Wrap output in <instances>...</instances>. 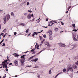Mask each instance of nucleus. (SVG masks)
Segmentation results:
<instances>
[{
  "label": "nucleus",
  "mask_w": 78,
  "mask_h": 78,
  "mask_svg": "<svg viewBox=\"0 0 78 78\" xmlns=\"http://www.w3.org/2000/svg\"><path fill=\"white\" fill-rule=\"evenodd\" d=\"M7 61H8V60H6L2 62V64L3 66H7L8 64H9V62L7 63Z\"/></svg>",
  "instance_id": "f257e3e1"
},
{
  "label": "nucleus",
  "mask_w": 78,
  "mask_h": 78,
  "mask_svg": "<svg viewBox=\"0 0 78 78\" xmlns=\"http://www.w3.org/2000/svg\"><path fill=\"white\" fill-rule=\"evenodd\" d=\"M58 45L60 47H66V45H65V44H62L61 43H60L58 44Z\"/></svg>",
  "instance_id": "f03ea898"
},
{
  "label": "nucleus",
  "mask_w": 78,
  "mask_h": 78,
  "mask_svg": "<svg viewBox=\"0 0 78 78\" xmlns=\"http://www.w3.org/2000/svg\"><path fill=\"white\" fill-rule=\"evenodd\" d=\"M67 69H68L67 70L68 71H69V70H70L71 72H73V69L72 67H68Z\"/></svg>",
  "instance_id": "7ed1b4c3"
},
{
  "label": "nucleus",
  "mask_w": 78,
  "mask_h": 78,
  "mask_svg": "<svg viewBox=\"0 0 78 78\" xmlns=\"http://www.w3.org/2000/svg\"><path fill=\"white\" fill-rule=\"evenodd\" d=\"M49 24L48 25V26H51L52 25H53L55 23H53V21H51L50 22H49Z\"/></svg>",
  "instance_id": "20e7f679"
},
{
  "label": "nucleus",
  "mask_w": 78,
  "mask_h": 78,
  "mask_svg": "<svg viewBox=\"0 0 78 78\" xmlns=\"http://www.w3.org/2000/svg\"><path fill=\"white\" fill-rule=\"evenodd\" d=\"M6 17H7V21H8L9 20V19H10V16L9 14H7L6 15Z\"/></svg>",
  "instance_id": "39448f33"
},
{
  "label": "nucleus",
  "mask_w": 78,
  "mask_h": 78,
  "mask_svg": "<svg viewBox=\"0 0 78 78\" xmlns=\"http://www.w3.org/2000/svg\"><path fill=\"white\" fill-rule=\"evenodd\" d=\"M3 68H5V70L6 71H8V69H7L8 68V66H7L6 65L5 66H3Z\"/></svg>",
  "instance_id": "423d86ee"
},
{
  "label": "nucleus",
  "mask_w": 78,
  "mask_h": 78,
  "mask_svg": "<svg viewBox=\"0 0 78 78\" xmlns=\"http://www.w3.org/2000/svg\"><path fill=\"white\" fill-rule=\"evenodd\" d=\"M20 61L21 63H22V64H23L24 62H25V60L23 59H21L20 60Z\"/></svg>",
  "instance_id": "0eeeda50"
},
{
  "label": "nucleus",
  "mask_w": 78,
  "mask_h": 78,
  "mask_svg": "<svg viewBox=\"0 0 78 78\" xmlns=\"http://www.w3.org/2000/svg\"><path fill=\"white\" fill-rule=\"evenodd\" d=\"M42 31H43V30H42L40 32H34V34H36V35H37V34L39 33H42Z\"/></svg>",
  "instance_id": "6e6552de"
},
{
  "label": "nucleus",
  "mask_w": 78,
  "mask_h": 78,
  "mask_svg": "<svg viewBox=\"0 0 78 78\" xmlns=\"http://www.w3.org/2000/svg\"><path fill=\"white\" fill-rule=\"evenodd\" d=\"M27 18L29 19H31V15L29 14H28L27 15Z\"/></svg>",
  "instance_id": "1a4fd4ad"
},
{
  "label": "nucleus",
  "mask_w": 78,
  "mask_h": 78,
  "mask_svg": "<svg viewBox=\"0 0 78 78\" xmlns=\"http://www.w3.org/2000/svg\"><path fill=\"white\" fill-rule=\"evenodd\" d=\"M14 64L16 66H17L18 65V62L16 60L14 61Z\"/></svg>",
  "instance_id": "9d476101"
},
{
  "label": "nucleus",
  "mask_w": 78,
  "mask_h": 78,
  "mask_svg": "<svg viewBox=\"0 0 78 78\" xmlns=\"http://www.w3.org/2000/svg\"><path fill=\"white\" fill-rule=\"evenodd\" d=\"M73 69H77V66H76L75 65H73Z\"/></svg>",
  "instance_id": "9b49d317"
},
{
  "label": "nucleus",
  "mask_w": 78,
  "mask_h": 78,
  "mask_svg": "<svg viewBox=\"0 0 78 78\" xmlns=\"http://www.w3.org/2000/svg\"><path fill=\"white\" fill-rule=\"evenodd\" d=\"M25 55H23V56H21V59H24V60H25Z\"/></svg>",
  "instance_id": "f8f14e48"
},
{
  "label": "nucleus",
  "mask_w": 78,
  "mask_h": 78,
  "mask_svg": "<svg viewBox=\"0 0 78 78\" xmlns=\"http://www.w3.org/2000/svg\"><path fill=\"white\" fill-rule=\"evenodd\" d=\"M38 59V58H35L34 59H34H33V60H32L31 61H32V62H33V61H34V62H36V61H37V60Z\"/></svg>",
  "instance_id": "ddd939ff"
},
{
  "label": "nucleus",
  "mask_w": 78,
  "mask_h": 78,
  "mask_svg": "<svg viewBox=\"0 0 78 78\" xmlns=\"http://www.w3.org/2000/svg\"><path fill=\"white\" fill-rule=\"evenodd\" d=\"M49 40H53V37L51 35H49Z\"/></svg>",
  "instance_id": "4468645a"
},
{
  "label": "nucleus",
  "mask_w": 78,
  "mask_h": 78,
  "mask_svg": "<svg viewBox=\"0 0 78 78\" xmlns=\"http://www.w3.org/2000/svg\"><path fill=\"white\" fill-rule=\"evenodd\" d=\"M13 55L15 57H18L19 56V55L17 54L16 53L13 54Z\"/></svg>",
  "instance_id": "2eb2a0df"
},
{
  "label": "nucleus",
  "mask_w": 78,
  "mask_h": 78,
  "mask_svg": "<svg viewBox=\"0 0 78 78\" xmlns=\"http://www.w3.org/2000/svg\"><path fill=\"white\" fill-rule=\"evenodd\" d=\"M36 49V48H34L32 49L31 51L30 52H32V53H35V52L34 51Z\"/></svg>",
  "instance_id": "dca6fc26"
},
{
  "label": "nucleus",
  "mask_w": 78,
  "mask_h": 78,
  "mask_svg": "<svg viewBox=\"0 0 78 78\" xmlns=\"http://www.w3.org/2000/svg\"><path fill=\"white\" fill-rule=\"evenodd\" d=\"M48 33H49V35H50V36H51L52 34V32L51 31H48Z\"/></svg>",
  "instance_id": "f3484780"
},
{
  "label": "nucleus",
  "mask_w": 78,
  "mask_h": 78,
  "mask_svg": "<svg viewBox=\"0 0 78 78\" xmlns=\"http://www.w3.org/2000/svg\"><path fill=\"white\" fill-rule=\"evenodd\" d=\"M49 43L48 42H47V41H45L44 42V44L45 45H48V44Z\"/></svg>",
  "instance_id": "a211bd4d"
},
{
  "label": "nucleus",
  "mask_w": 78,
  "mask_h": 78,
  "mask_svg": "<svg viewBox=\"0 0 78 78\" xmlns=\"http://www.w3.org/2000/svg\"><path fill=\"white\" fill-rule=\"evenodd\" d=\"M73 40L74 41H78V40H77L76 38L74 37Z\"/></svg>",
  "instance_id": "6ab92c4d"
},
{
  "label": "nucleus",
  "mask_w": 78,
  "mask_h": 78,
  "mask_svg": "<svg viewBox=\"0 0 78 78\" xmlns=\"http://www.w3.org/2000/svg\"><path fill=\"white\" fill-rule=\"evenodd\" d=\"M55 31H58V28H55Z\"/></svg>",
  "instance_id": "aec40b11"
},
{
  "label": "nucleus",
  "mask_w": 78,
  "mask_h": 78,
  "mask_svg": "<svg viewBox=\"0 0 78 78\" xmlns=\"http://www.w3.org/2000/svg\"><path fill=\"white\" fill-rule=\"evenodd\" d=\"M3 20H4V24H5V23H6V17L4 18L3 19Z\"/></svg>",
  "instance_id": "412c9836"
},
{
  "label": "nucleus",
  "mask_w": 78,
  "mask_h": 78,
  "mask_svg": "<svg viewBox=\"0 0 78 78\" xmlns=\"http://www.w3.org/2000/svg\"><path fill=\"white\" fill-rule=\"evenodd\" d=\"M35 56V55L29 58L30 59H32L33 58V57H34Z\"/></svg>",
  "instance_id": "4be33fe9"
},
{
  "label": "nucleus",
  "mask_w": 78,
  "mask_h": 78,
  "mask_svg": "<svg viewBox=\"0 0 78 78\" xmlns=\"http://www.w3.org/2000/svg\"><path fill=\"white\" fill-rule=\"evenodd\" d=\"M35 48H37V49H38V50H39V46H37L36 47V45L35 46Z\"/></svg>",
  "instance_id": "5701e85b"
},
{
  "label": "nucleus",
  "mask_w": 78,
  "mask_h": 78,
  "mask_svg": "<svg viewBox=\"0 0 78 78\" xmlns=\"http://www.w3.org/2000/svg\"><path fill=\"white\" fill-rule=\"evenodd\" d=\"M3 41H4V39L3 38L2 41L0 42V45H1V44H2V42H3Z\"/></svg>",
  "instance_id": "b1692460"
},
{
  "label": "nucleus",
  "mask_w": 78,
  "mask_h": 78,
  "mask_svg": "<svg viewBox=\"0 0 78 78\" xmlns=\"http://www.w3.org/2000/svg\"><path fill=\"white\" fill-rule=\"evenodd\" d=\"M11 16H14V14L12 12H11Z\"/></svg>",
  "instance_id": "393cba45"
},
{
  "label": "nucleus",
  "mask_w": 78,
  "mask_h": 78,
  "mask_svg": "<svg viewBox=\"0 0 78 78\" xmlns=\"http://www.w3.org/2000/svg\"><path fill=\"white\" fill-rule=\"evenodd\" d=\"M66 69H64L63 70V72H66Z\"/></svg>",
  "instance_id": "a878e982"
},
{
  "label": "nucleus",
  "mask_w": 78,
  "mask_h": 78,
  "mask_svg": "<svg viewBox=\"0 0 78 78\" xmlns=\"http://www.w3.org/2000/svg\"><path fill=\"white\" fill-rule=\"evenodd\" d=\"M72 8V7L71 6H69V7L68 8V10L69 11V9H70Z\"/></svg>",
  "instance_id": "bb28decb"
},
{
  "label": "nucleus",
  "mask_w": 78,
  "mask_h": 78,
  "mask_svg": "<svg viewBox=\"0 0 78 78\" xmlns=\"http://www.w3.org/2000/svg\"><path fill=\"white\" fill-rule=\"evenodd\" d=\"M21 25H23V26H25V24L23 23H21L20 24Z\"/></svg>",
  "instance_id": "cd10ccee"
},
{
  "label": "nucleus",
  "mask_w": 78,
  "mask_h": 78,
  "mask_svg": "<svg viewBox=\"0 0 78 78\" xmlns=\"http://www.w3.org/2000/svg\"><path fill=\"white\" fill-rule=\"evenodd\" d=\"M60 74H61V73H58V74H57L55 76V78H56V77H57V76H58V75H59Z\"/></svg>",
  "instance_id": "c85d7f7f"
},
{
  "label": "nucleus",
  "mask_w": 78,
  "mask_h": 78,
  "mask_svg": "<svg viewBox=\"0 0 78 78\" xmlns=\"http://www.w3.org/2000/svg\"><path fill=\"white\" fill-rule=\"evenodd\" d=\"M73 31H75V32L77 31V30L74 29L73 30Z\"/></svg>",
  "instance_id": "c756f323"
},
{
  "label": "nucleus",
  "mask_w": 78,
  "mask_h": 78,
  "mask_svg": "<svg viewBox=\"0 0 78 78\" xmlns=\"http://www.w3.org/2000/svg\"><path fill=\"white\" fill-rule=\"evenodd\" d=\"M39 37H40V40H41L42 39V37H41V36H39Z\"/></svg>",
  "instance_id": "7c9ffc66"
},
{
  "label": "nucleus",
  "mask_w": 78,
  "mask_h": 78,
  "mask_svg": "<svg viewBox=\"0 0 78 78\" xmlns=\"http://www.w3.org/2000/svg\"><path fill=\"white\" fill-rule=\"evenodd\" d=\"M48 47H51V45L50 44H49V43H48V44L47 45Z\"/></svg>",
  "instance_id": "2f4dec72"
},
{
  "label": "nucleus",
  "mask_w": 78,
  "mask_h": 78,
  "mask_svg": "<svg viewBox=\"0 0 78 78\" xmlns=\"http://www.w3.org/2000/svg\"><path fill=\"white\" fill-rule=\"evenodd\" d=\"M28 31H29V29H28L26 31V33H28Z\"/></svg>",
  "instance_id": "473e14b6"
},
{
  "label": "nucleus",
  "mask_w": 78,
  "mask_h": 78,
  "mask_svg": "<svg viewBox=\"0 0 78 78\" xmlns=\"http://www.w3.org/2000/svg\"><path fill=\"white\" fill-rule=\"evenodd\" d=\"M2 36H3V38H5V37L6 36V34H5L4 35H2Z\"/></svg>",
  "instance_id": "72a5a7b5"
},
{
  "label": "nucleus",
  "mask_w": 78,
  "mask_h": 78,
  "mask_svg": "<svg viewBox=\"0 0 78 78\" xmlns=\"http://www.w3.org/2000/svg\"><path fill=\"white\" fill-rule=\"evenodd\" d=\"M72 25L73 27H75V24H73Z\"/></svg>",
  "instance_id": "f704fd0d"
},
{
  "label": "nucleus",
  "mask_w": 78,
  "mask_h": 78,
  "mask_svg": "<svg viewBox=\"0 0 78 78\" xmlns=\"http://www.w3.org/2000/svg\"><path fill=\"white\" fill-rule=\"evenodd\" d=\"M76 47H77V45H76V44L75 45L73 46V48H74Z\"/></svg>",
  "instance_id": "c9c22d12"
},
{
  "label": "nucleus",
  "mask_w": 78,
  "mask_h": 78,
  "mask_svg": "<svg viewBox=\"0 0 78 78\" xmlns=\"http://www.w3.org/2000/svg\"><path fill=\"white\" fill-rule=\"evenodd\" d=\"M14 35L15 36H16V34H17V32H14Z\"/></svg>",
  "instance_id": "e433bc0d"
},
{
  "label": "nucleus",
  "mask_w": 78,
  "mask_h": 78,
  "mask_svg": "<svg viewBox=\"0 0 78 78\" xmlns=\"http://www.w3.org/2000/svg\"><path fill=\"white\" fill-rule=\"evenodd\" d=\"M34 68H39V66H35V67H34Z\"/></svg>",
  "instance_id": "4c0bfd02"
},
{
  "label": "nucleus",
  "mask_w": 78,
  "mask_h": 78,
  "mask_svg": "<svg viewBox=\"0 0 78 78\" xmlns=\"http://www.w3.org/2000/svg\"><path fill=\"white\" fill-rule=\"evenodd\" d=\"M43 37H44V38H45L47 37H46V35L45 34H44L43 35Z\"/></svg>",
  "instance_id": "58836bf2"
},
{
  "label": "nucleus",
  "mask_w": 78,
  "mask_h": 78,
  "mask_svg": "<svg viewBox=\"0 0 78 78\" xmlns=\"http://www.w3.org/2000/svg\"><path fill=\"white\" fill-rule=\"evenodd\" d=\"M6 31V29H4V30H3V32L4 33H5Z\"/></svg>",
  "instance_id": "ea45409f"
},
{
  "label": "nucleus",
  "mask_w": 78,
  "mask_h": 78,
  "mask_svg": "<svg viewBox=\"0 0 78 78\" xmlns=\"http://www.w3.org/2000/svg\"><path fill=\"white\" fill-rule=\"evenodd\" d=\"M61 22V23L62 24V25H64V24L63 23V22Z\"/></svg>",
  "instance_id": "a19ab883"
},
{
  "label": "nucleus",
  "mask_w": 78,
  "mask_h": 78,
  "mask_svg": "<svg viewBox=\"0 0 78 78\" xmlns=\"http://www.w3.org/2000/svg\"><path fill=\"white\" fill-rule=\"evenodd\" d=\"M49 74H51V70H50L49 71Z\"/></svg>",
  "instance_id": "79ce46f5"
},
{
  "label": "nucleus",
  "mask_w": 78,
  "mask_h": 78,
  "mask_svg": "<svg viewBox=\"0 0 78 78\" xmlns=\"http://www.w3.org/2000/svg\"><path fill=\"white\" fill-rule=\"evenodd\" d=\"M74 34L75 36V37H76V33H74Z\"/></svg>",
  "instance_id": "37998d69"
},
{
  "label": "nucleus",
  "mask_w": 78,
  "mask_h": 78,
  "mask_svg": "<svg viewBox=\"0 0 78 78\" xmlns=\"http://www.w3.org/2000/svg\"><path fill=\"white\" fill-rule=\"evenodd\" d=\"M28 12H30V13L32 12V11H30V10H28Z\"/></svg>",
  "instance_id": "c03bdc74"
},
{
  "label": "nucleus",
  "mask_w": 78,
  "mask_h": 78,
  "mask_svg": "<svg viewBox=\"0 0 78 78\" xmlns=\"http://www.w3.org/2000/svg\"><path fill=\"white\" fill-rule=\"evenodd\" d=\"M35 35V34H34V33L32 35V36H33V37H34Z\"/></svg>",
  "instance_id": "a18cd8bd"
},
{
  "label": "nucleus",
  "mask_w": 78,
  "mask_h": 78,
  "mask_svg": "<svg viewBox=\"0 0 78 78\" xmlns=\"http://www.w3.org/2000/svg\"><path fill=\"white\" fill-rule=\"evenodd\" d=\"M53 22H54V23H58V22H57V21H52Z\"/></svg>",
  "instance_id": "49530a36"
},
{
  "label": "nucleus",
  "mask_w": 78,
  "mask_h": 78,
  "mask_svg": "<svg viewBox=\"0 0 78 78\" xmlns=\"http://www.w3.org/2000/svg\"><path fill=\"white\" fill-rule=\"evenodd\" d=\"M3 46H5V44L3 43V44L2 45V47H3Z\"/></svg>",
  "instance_id": "de8ad7c7"
},
{
  "label": "nucleus",
  "mask_w": 78,
  "mask_h": 78,
  "mask_svg": "<svg viewBox=\"0 0 78 78\" xmlns=\"http://www.w3.org/2000/svg\"><path fill=\"white\" fill-rule=\"evenodd\" d=\"M34 19H33V20H30V22H33V21H34Z\"/></svg>",
  "instance_id": "09e8293b"
},
{
  "label": "nucleus",
  "mask_w": 78,
  "mask_h": 78,
  "mask_svg": "<svg viewBox=\"0 0 78 78\" xmlns=\"http://www.w3.org/2000/svg\"><path fill=\"white\" fill-rule=\"evenodd\" d=\"M27 66L28 67H31V66Z\"/></svg>",
  "instance_id": "8fccbe9b"
},
{
  "label": "nucleus",
  "mask_w": 78,
  "mask_h": 78,
  "mask_svg": "<svg viewBox=\"0 0 78 78\" xmlns=\"http://www.w3.org/2000/svg\"><path fill=\"white\" fill-rule=\"evenodd\" d=\"M12 63L9 64V66H11V65H12Z\"/></svg>",
  "instance_id": "3c124183"
},
{
  "label": "nucleus",
  "mask_w": 78,
  "mask_h": 78,
  "mask_svg": "<svg viewBox=\"0 0 78 78\" xmlns=\"http://www.w3.org/2000/svg\"><path fill=\"white\" fill-rule=\"evenodd\" d=\"M29 5V2H28L27 3V5Z\"/></svg>",
  "instance_id": "603ef678"
},
{
  "label": "nucleus",
  "mask_w": 78,
  "mask_h": 78,
  "mask_svg": "<svg viewBox=\"0 0 78 78\" xmlns=\"http://www.w3.org/2000/svg\"><path fill=\"white\" fill-rule=\"evenodd\" d=\"M4 34L3 33H2L1 34H0L1 36H2V35H3V34Z\"/></svg>",
  "instance_id": "864d4df0"
},
{
  "label": "nucleus",
  "mask_w": 78,
  "mask_h": 78,
  "mask_svg": "<svg viewBox=\"0 0 78 78\" xmlns=\"http://www.w3.org/2000/svg\"><path fill=\"white\" fill-rule=\"evenodd\" d=\"M24 15L25 16H27V13H24Z\"/></svg>",
  "instance_id": "5fc2aeb1"
},
{
  "label": "nucleus",
  "mask_w": 78,
  "mask_h": 78,
  "mask_svg": "<svg viewBox=\"0 0 78 78\" xmlns=\"http://www.w3.org/2000/svg\"><path fill=\"white\" fill-rule=\"evenodd\" d=\"M31 16H32V17H33V13L32 14Z\"/></svg>",
  "instance_id": "6e6d98bb"
},
{
  "label": "nucleus",
  "mask_w": 78,
  "mask_h": 78,
  "mask_svg": "<svg viewBox=\"0 0 78 78\" xmlns=\"http://www.w3.org/2000/svg\"><path fill=\"white\" fill-rule=\"evenodd\" d=\"M45 39H44L43 41L44 42V41H45Z\"/></svg>",
  "instance_id": "4d7b16f0"
},
{
  "label": "nucleus",
  "mask_w": 78,
  "mask_h": 78,
  "mask_svg": "<svg viewBox=\"0 0 78 78\" xmlns=\"http://www.w3.org/2000/svg\"><path fill=\"white\" fill-rule=\"evenodd\" d=\"M31 34V33H30L28 35V36H30V35Z\"/></svg>",
  "instance_id": "13d9d810"
},
{
  "label": "nucleus",
  "mask_w": 78,
  "mask_h": 78,
  "mask_svg": "<svg viewBox=\"0 0 78 78\" xmlns=\"http://www.w3.org/2000/svg\"><path fill=\"white\" fill-rule=\"evenodd\" d=\"M46 21H48V19H46Z\"/></svg>",
  "instance_id": "bf43d9fd"
},
{
  "label": "nucleus",
  "mask_w": 78,
  "mask_h": 78,
  "mask_svg": "<svg viewBox=\"0 0 78 78\" xmlns=\"http://www.w3.org/2000/svg\"><path fill=\"white\" fill-rule=\"evenodd\" d=\"M15 77H17V75L15 76Z\"/></svg>",
  "instance_id": "052dcab7"
},
{
  "label": "nucleus",
  "mask_w": 78,
  "mask_h": 78,
  "mask_svg": "<svg viewBox=\"0 0 78 78\" xmlns=\"http://www.w3.org/2000/svg\"><path fill=\"white\" fill-rule=\"evenodd\" d=\"M38 78H40V75L38 76Z\"/></svg>",
  "instance_id": "680f3d73"
},
{
  "label": "nucleus",
  "mask_w": 78,
  "mask_h": 78,
  "mask_svg": "<svg viewBox=\"0 0 78 78\" xmlns=\"http://www.w3.org/2000/svg\"><path fill=\"white\" fill-rule=\"evenodd\" d=\"M5 77H6V76H4L3 77V78H5Z\"/></svg>",
  "instance_id": "e2e57ef3"
},
{
  "label": "nucleus",
  "mask_w": 78,
  "mask_h": 78,
  "mask_svg": "<svg viewBox=\"0 0 78 78\" xmlns=\"http://www.w3.org/2000/svg\"><path fill=\"white\" fill-rule=\"evenodd\" d=\"M41 43H42V44H43V43H44V41H41Z\"/></svg>",
  "instance_id": "0e129e2a"
},
{
  "label": "nucleus",
  "mask_w": 78,
  "mask_h": 78,
  "mask_svg": "<svg viewBox=\"0 0 78 78\" xmlns=\"http://www.w3.org/2000/svg\"><path fill=\"white\" fill-rule=\"evenodd\" d=\"M40 19V18H39L37 20V21L39 20Z\"/></svg>",
  "instance_id": "69168bd1"
},
{
  "label": "nucleus",
  "mask_w": 78,
  "mask_h": 78,
  "mask_svg": "<svg viewBox=\"0 0 78 78\" xmlns=\"http://www.w3.org/2000/svg\"><path fill=\"white\" fill-rule=\"evenodd\" d=\"M66 13H68V11H67L66 12Z\"/></svg>",
  "instance_id": "338daca9"
},
{
  "label": "nucleus",
  "mask_w": 78,
  "mask_h": 78,
  "mask_svg": "<svg viewBox=\"0 0 78 78\" xmlns=\"http://www.w3.org/2000/svg\"><path fill=\"white\" fill-rule=\"evenodd\" d=\"M77 39H78V35H77Z\"/></svg>",
  "instance_id": "774afa93"
}]
</instances>
